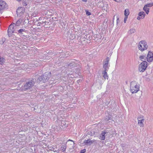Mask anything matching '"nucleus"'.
Here are the masks:
<instances>
[{"mask_svg":"<svg viewBox=\"0 0 153 153\" xmlns=\"http://www.w3.org/2000/svg\"><path fill=\"white\" fill-rule=\"evenodd\" d=\"M102 9L105 10H107L108 9V7H102Z\"/></svg>","mask_w":153,"mask_h":153,"instance_id":"nucleus-33","label":"nucleus"},{"mask_svg":"<svg viewBox=\"0 0 153 153\" xmlns=\"http://www.w3.org/2000/svg\"><path fill=\"white\" fill-rule=\"evenodd\" d=\"M128 16H125V18H124V23H126V22L127 20V19L128 18Z\"/></svg>","mask_w":153,"mask_h":153,"instance_id":"nucleus-31","label":"nucleus"},{"mask_svg":"<svg viewBox=\"0 0 153 153\" xmlns=\"http://www.w3.org/2000/svg\"><path fill=\"white\" fill-rule=\"evenodd\" d=\"M142 117V116H140L139 117L137 118L138 120H140V119Z\"/></svg>","mask_w":153,"mask_h":153,"instance_id":"nucleus-37","label":"nucleus"},{"mask_svg":"<svg viewBox=\"0 0 153 153\" xmlns=\"http://www.w3.org/2000/svg\"><path fill=\"white\" fill-rule=\"evenodd\" d=\"M86 152V150L85 149L82 150L81 151V152L80 153H85Z\"/></svg>","mask_w":153,"mask_h":153,"instance_id":"nucleus-30","label":"nucleus"},{"mask_svg":"<svg viewBox=\"0 0 153 153\" xmlns=\"http://www.w3.org/2000/svg\"><path fill=\"white\" fill-rule=\"evenodd\" d=\"M93 132V133H94V131H92Z\"/></svg>","mask_w":153,"mask_h":153,"instance_id":"nucleus-40","label":"nucleus"},{"mask_svg":"<svg viewBox=\"0 0 153 153\" xmlns=\"http://www.w3.org/2000/svg\"><path fill=\"white\" fill-rule=\"evenodd\" d=\"M66 148V146H62L61 148V150L62 152H64L65 150V149Z\"/></svg>","mask_w":153,"mask_h":153,"instance_id":"nucleus-26","label":"nucleus"},{"mask_svg":"<svg viewBox=\"0 0 153 153\" xmlns=\"http://www.w3.org/2000/svg\"><path fill=\"white\" fill-rule=\"evenodd\" d=\"M138 48L141 51L146 50L148 47L146 42L145 40H142L140 42L138 45Z\"/></svg>","mask_w":153,"mask_h":153,"instance_id":"nucleus-5","label":"nucleus"},{"mask_svg":"<svg viewBox=\"0 0 153 153\" xmlns=\"http://www.w3.org/2000/svg\"><path fill=\"white\" fill-rule=\"evenodd\" d=\"M25 12L24 8L23 7H19L16 10V13L18 16H21Z\"/></svg>","mask_w":153,"mask_h":153,"instance_id":"nucleus-12","label":"nucleus"},{"mask_svg":"<svg viewBox=\"0 0 153 153\" xmlns=\"http://www.w3.org/2000/svg\"><path fill=\"white\" fill-rule=\"evenodd\" d=\"M120 22V20L119 18H117V24L119 22Z\"/></svg>","mask_w":153,"mask_h":153,"instance_id":"nucleus-36","label":"nucleus"},{"mask_svg":"<svg viewBox=\"0 0 153 153\" xmlns=\"http://www.w3.org/2000/svg\"><path fill=\"white\" fill-rule=\"evenodd\" d=\"M107 134L108 132H107L106 131H102L100 136L99 139L101 140H104L105 137L107 135Z\"/></svg>","mask_w":153,"mask_h":153,"instance_id":"nucleus-13","label":"nucleus"},{"mask_svg":"<svg viewBox=\"0 0 153 153\" xmlns=\"http://www.w3.org/2000/svg\"><path fill=\"white\" fill-rule=\"evenodd\" d=\"M147 67V62L143 61L139 65L138 70L140 72H143Z\"/></svg>","mask_w":153,"mask_h":153,"instance_id":"nucleus-6","label":"nucleus"},{"mask_svg":"<svg viewBox=\"0 0 153 153\" xmlns=\"http://www.w3.org/2000/svg\"><path fill=\"white\" fill-rule=\"evenodd\" d=\"M107 71L108 70H104V71H103L102 72V74H103V77L105 79H108V76L107 73Z\"/></svg>","mask_w":153,"mask_h":153,"instance_id":"nucleus-16","label":"nucleus"},{"mask_svg":"<svg viewBox=\"0 0 153 153\" xmlns=\"http://www.w3.org/2000/svg\"><path fill=\"white\" fill-rule=\"evenodd\" d=\"M136 31V30L135 29L132 28L130 29L129 30V32L130 34H132L134 33Z\"/></svg>","mask_w":153,"mask_h":153,"instance_id":"nucleus-25","label":"nucleus"},{"mask_svg":"<svg viewBox=\"0 0 153 153\" xmlns=\"http://www.w3.org/2000/svg\"><path fill=\"white\" fill-rule=\"evenodd\" d=\"M18 32L19 33L23 34L24 33L26 32V30L25 29H22L19 30Z\"/></svg>","mask_w":153,"mask_h":153,"instance_id":"nucleus-21","label":"nucleus"},{"mask_svg":"<svg viewBox=\"0 0 153 153\" xmlns=\"http://www.w3.org/2000/svg\"><path fill=\"white\" fill-rule=\"evenodd\" d=\"M94 142V140H91L90 139H89L84 141V143L87 145H90L91 144Z\"/></svg>","mask_w":153,"mask_h":153,"instance_id":"nucleus-15","label":"nucleus"},{"mask_svg":"<svg viewBox=\"0 0 153 153\" xmlns=\"http://www.w3.org/2000/svg\"><path fill=\"white\" fill-rule=\"evenodd\" d=\"M109 59L108 57H107L105 59V61L103 62V68L104 70H108L109 69V65L108 64Z\"/></svg>","mask_w":153,"mask_h":153,"instance_id":"nucleus-9","label":"nucleus"},{"mask_svg":"<svg viewBox=\"0 0 153 153\" xmlns=\"http://www.w3.org/2000/svg\"><path fill=\"white\" fill-rule=\"evenodd\" d=\"M45 20V19L44 17L39 18V20L40 21L37 23V25L47 27L46 25V22Z\"/></svg>","mask_w":153,"mask_h":153,"instance_id":"nucleus-8","label":"nucleus"},{"mask_svg":"<svg viewBox=\"0 0 153 153\" xmlns=\"http://www.w3.org/2000/svg\"><path fill=\"white\" fill-rule=\"evenodd\" d=\"M138 16L137 17V19L140 20L141 19H143L144 18L146 15L145 13L143 11L140 12L138 13Z\"/></svg>","mask_w":153,"mask_h":153,"instance_id":"nucleus-14","label":"nucleus"},{"mask_svg":"<svg viewBox=\"0 0 153 153\" xmlns=\"http://www.w3.org/2000/svg\"><path fill=\"white\" fill-rule=\"evenodd\" d=\"M7 5L4 1L0 0V11L7 8Z\"/></svg>","mask_w":153,"mask_h":153,"instance_id":"nucleus-11","label":"nucleus"},{"mask_svg":"<svg viewBox=\"0 0 153 153\" xmlns=\"http://www.w3.org/2000/svg\"><path fill=\"white\" fill-rule=\"evenodd\" d=\"M51 76V72H46L42 75L39 76L38 78V79L41 81H42L44 82L47 81L48 80L49 77Z\"/></svg>","mask_w":153,"mask_h":153,"instance_id":"nucleus-4","label":"nucleus"},{"mask_svg":"<svg viewBox=\"0 0 153 153\" xmlns=\"http://www.w3.org/2000/svg\"><path fill=\"white\" fill-rule=\"evenodd\" d=\"M145 57V56H140V58L142 60V59H143Z\"/></svg>","mask_w":153,"mask_h":153,"instance_id":"nucleus-32","label":"nucleus"},{"mask_svg":"<svg viewBox=\"0 0 153 153\" xmlns=\"http://www.w3.org/2000/svg\"><path fill=\"white\" fill-rule=\"evenodd\" d=\"M129 14V10L128 9H126L124 11V15L125 16H128Z\"/></svg>","mask_w":153,"mask_h":153,"instance_id":"nucleus-20","label":"nucleus"},{"mask_svg":"<svg viewBox=\"0 0 153 153\" xmlns=\"http://www.w3.org/2000/svg\"><path fill=\"white\" fill-rule=\"evenodd\" d=\"M139 85H137L134 81H132L130 84V89L132 93H136L139 89Z\"/></svg>","mask_w":153,"mask_h":153,"instance_id":"nucleus-3","label":"nucleus"},{"mask_svg":"<svg viewBox=\"0 0 153 153\" xmlns=\"http://www.w3.org/2000/svg\"><path fill=\"white\" fill-rule=\"evenodd\" d=\"M85 11L86 12V14L87 16H90L91 15V13L90 12H89L87 10H85Z\"/></svg>","mask_w":153,"mask_h":153,"instance_id":"nucleus-29","label":"nucleus"},{"mask_svg":"<svg viewBox=\"0 0 153 153\" xmlns=\"http://www.w3.org/2000/svg\"><path fill=\"white\" fill-rule=\"evenodd\" d=\"M91 135H93V134H91Z\"/></svg>","mask_w":153,"mask_h":153,"instance_id":"nucleus-41","label":"nucleus"},{"mask_svg":"<svg viewBox=\"0 0 153 153\" xmlns=\"http://www.w3.org/2000/svg\"><path fill=\"white\" fill-rule=\"evenodd\" d=\"M77 65V64L75 63L74 62H73L68 64V70L69 71H71V73H68V77L72 78L74 77V75L72 74L73 73L72 71L74 70L75 67H76Z\"/></svg>","mask_w":153,"mask_h":153,"instance_id":"nucleus-1","label":"nucleus"},{"mask_svg":"<svg viewBox=\"0 0 153 153\" xmlns=\"http://www.w3.org/2000/svg\"><path fill=\"white\" fill-rule=\"evenodd\" d=\"M20 24V21L18 20L16 22V24L13 23L9 26L8 30V34L9 36H10L12 33L15 32V30L14 28H15L17 26H19Z\"/></svg>","mask_w":153,"mask_h":153,"instance_id":"nucleus-2","label":"nucleus"},{"mask_svg":"<svg viewBox=\"0 0 153 153\" xmlns=\"http://www.w3.org/2000/svg\"><path fill=\"white\" fill-rule=\"evenodd\" d=\"M74 105L73 104H69L68 106V111H69V110L71 109V108H74Z\"/></svg>","mask_w":153,"mask_h":153,"instance_id":"nucleus-24","label":"nucleus"},{"mask_svg":"<svg viewBox=\"0 0 153 153\" xmlns=\"http://www.w3.org/2000/svg\"><path fill=\"white\" fill-rule=\"evenodd\" d=\"M144 119H143L141 120H138V124L140 127H143L144 126L143 122Z\"/></svg>","mask_w":153,"mask_h":153,"instance_id":"nucleus-17","label":"nucleus"},{"mask_svg":"<svg viewBox=\"0 0 153 153\" xmlns=\"http://www.w3.org/2000/svg\"><path fill=\"white\" fill-rule=\"evenodd\" d=\"M145 5L148 8L151 7L153 6V2L147 4H145Z\"/></svg>","mask_w":153,"mask_h":153,"instance_id":"nucleus-22","label":"nucleus"},{"mask_svg":"<svg viewBox=\"0 0 153 153\" xmlns=\"http://www.w3.org/2000/svg\"><path fill=\"white\" fill-rule=\"evenodd\" d=\"M103 7H106L108 8V5L107 4L105 3L104 4L103 6Z\"/></svg>","mask_w":153,"mask_h":153,"instance_id":"nucleus-34","label":"nucleus"},{"mask_svg":"<svg viewBox=\"0 0 153 153\" xmlns=\"http://www.w3.org/2000/svg\"><path fill=\"white\" fill-rule=\"evenodd\" d=\"M5 41V38H2L1 41V42H0V44H3V43Z\"/></svg>","mask_w":153,"mask_h":153,"instance_id":"nucleus-27","label":"nucleus"},{"mask_svg":"<svg viewBox=\"0 0 153 153\" xmlns=\"http://www.w3.org/2000/svg\"><path fill=\"white\" fill-rule=\"evenodd\" d=\"M79 81H80V80H78L77 81V82H79Z\"/></svg>","mask_w":153,"mask_h":153,"instance_id":"nucleus-39","label":"nucleus"},{"mask_svg":"<svg viewBox=\"0 0 153 153\" xmlns=\"http://www.w3.org/2000/svg\"><path fill=\"white\" fill-rule=\"evenodd\" d=\"M82 1H84V2H86L87 1V0H82Z\"/></svg>","mask_w":153,"mask_h":153,"instance_id":"nucleus-38","label":"nucleus"},{"mask_svg":"<svg viewBox=\"0 0 153 153\" xmlns=\"http://www.w3.org/2000/svg\"><path fill=\"white\" fill-rule=\"evenodd\" d=\"M71 141V143L70 144V149L73 148L74 146V141L73 140H71L70 139L68 140V142Z\"/></svg>","mask_w":153,"mask_h":153,"instance_id":"nucleus-19","label":"nucleus"},{"mask_svg":"<svg viewBox=\"0 0 153 153\" xmlns=\"http://www.w3.org/2000/svg\"><path fill=\"white\" fill-rule=\"evenodd\" d=\"M146 59L148 62H151L153 61V53L151 51H149Z\"/></svg>","mask_w":153,"mask_h":153,"instance_id":"nucleus-10","label":"nucleus"},{"mask_svg":"<svg viewBox=\"0 0 153 153\" xmlns=\"http://www.w3.org/2000/svg\"><path fill=\"white\" fill-rule=\"evenodd\" d=\"M35 84L34 82L31 80L27 82L24 85V88L26 89H28L32 87Z\"/></svg>","mask_w":153,"mask_h":153,"instance_id":"nucleus-7","label":"nucleus"},{"mask_svg":"<svg viewBox=\"0 0 153 153\" xmlns=\"http://www.w3.org/2000/svg\"><path fill=\"white\" fill-rule=\"evenodd\" d=\"M114 1L117 2H120L122 1V0H114Z\"/></svg>","mask_w":153,"mask_h":153,"instance_id":"nucleus-35","label":"nucleus"},{"mask_svg":"<svg viewBox=\"0 0 153 153\" xmlns=\"http://www.w3.org/2000/svg\"><path fill=\"white\" fill-rule=\"evenodd\" d=\"M112 118L111 117V116L110 115H108V117H106L105 118V120L106 122L107 121L109 120H111Z\"/></svg>","mask_w":153,"mask_h":153,"instance_id":"nucleus-23","label":"nucleus"},{"mask_svg":"<svg viewBox=\"0 0 153 153\" xmlns=\"http://www.w3.org/2000/svg\"><path fill=\"white\" fill-rule=\"evenodd\" d=\"M143 10L147 14H148L149 11V8L144 5L143 8Z\"/></svg>","mask_w":153,"mask_h":153,"instance_id":"nucleus-18","label":"nucleus"},{"mask_svg":"<svg viewBox=\"0 0 153 153\" xmlns=\"http://www.w3.org/2000/svg\"><path fill=\"white\" fill-rule=\"evenodd\" d=\"M108 20L107 19H104V20L103 21V25H105V24H106L107 22H108Z\"/></svg>","mask_w":153,"mask_h":153,"instance_id":"nucleus-28","label":"nucleus"}]
</instances>
